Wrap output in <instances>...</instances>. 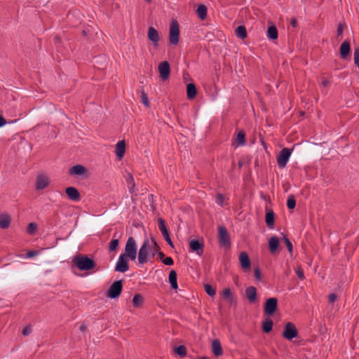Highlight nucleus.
Masks as SVG:
<instances>
[{"instance_id": "dca6fc26", "label": "nucleus", "mask_w": 359, "mask_h": 359, "mask_svg": "<svg viewBox=\"0 0 359 359\" xmlns=\"http://www.w3.org/2000/svg\"><path fill=\"white\" fill-rule=\"evenodd\" d=\"M245 296L248 301L253 304L257 301V289L254 286H249L245 289Z\"/></svg>"}, {"instance_id": "f257e3e1", "label": "nucleus", "mask_w": 359, "mask_h": 359, "mask_svg": "<svg viewBox=\"0 0 359 359\" xmlns=\"http://www.w3.org/2000/svg\"><path fill=\"white\" fill-rule=\"evenodd\" d=\"M72 263L81 271H89L93 269L96 266L93 258L83 255H77L74 257Z\"/></svg>"}, {"instance_id": "a18cd8bd", "label": "nucleus", "mask_w": 359, "mask_h": 359, "mask_svg": "<svg viewBox=\"0 0 359 359\" xmlns=\"http://www.w3.org/2000/svg\"><path fill=\"white\" fill-rule=\"evenodd\" d=\"M162 262L164 264L168 265V266H172L174 264V261H173L172 258L170 257H165V258H164V259H163Z\"/></svg>"}, {"instance_id": "8fccbe9b", "label": "nucleus", "mask_w": 359, "mask_h": 359, "mask_svg": "<svg viewBox=\"0 0 359 359\" xmlns=\"http://www.w3.org/2000/svg\"><path fill=\"white\" fill-rule=\"evenodd\" d=\"M337 296L334 293H332L329 294L328 299L330 303H334L337 299Z\"/></svg>"}, {"instance_id": "052dcab7", "label": "nucleus", "mask_w": 359, "mask_h": 359, "mask_svg": "<svg viewBox=\"0 0 359 359\" xmlns=\"http://www.w3.org/2000/svg\"><path fill=\"white\" fill-rule=\"evenodd\" d=\"M82 34H83V36H86L87 35V32H86V30H83Z\"/></svg>"}, {"instance_id": "423d86ee", "label": "nucleus", "mask_w": 359, "mask_h": 359, "mask_svg": "<svg viewBox=\"0 0 359 359\" xmlns=\"http://www.w3.org/2000/svg\"><path fill=\"white\" fill-rule=\"evenodd\" d=\"M292 149L283 148L280 150L279 154L277 156V163L279 168H284L292 154Z\"/></svg>"}, {"instance_id": "6e6d98bb", "label": "nucleus", "mask_w": 359, "mask_h": 359, "mask_svg": "<svg viewBox=\"0 0 359 359\" xmlns=\"http://www.w3.org/2000/svg\"><path fill=\"white\" fill-rule=\"evenodd\" d=\"M329 83H330V81L325 78L323 79L322 83H321V84L323 87L327 86Z\"/></svg>"}, {"instance_id": "a878e982", "label": "nucleus", "mask_w": 359, "mask_h": 359, "mask_svg": "<svg viewBox=\"0 0 359 359\" xmlns=\"http://www.w3.org/2000/svg\"><path fill=\"white\" fill-rule=\"evenodd\" d=\"M169 283L172 289L176 290L177 285V275L175 270H171L168 276Z\"/></svg>"}, {"instance_id": "412c9836", "label": "nucleus", "mask_w": 359, "mask_h": 359, "mask_svg": "<svg viewBox=\"0 0 359 359\" xmlns=\"http://www.w3.org/2000/svg\"><path fill=\"white\" fill-rule=\"evenodd\" d=\"M351 51L350 42L344 41L340 46V55L342 59H346Z\"/></svg>"}, {"instance_id": "4468645a", "label": "nucleus", "mask_w": 359, "mask_h": 359, "mask_svg": "<svg viewBox=\"0 0 359 359\" xmlns=\"http://www.w3.org/2000/svg\"><path fill=\"white\" fill-rule=\"evenodd\" d=\"M50 181L46 175H38L36 179V189L43 190L49 186Z\"/></svg>"}, {"instance_id": "2eb2a0df", "label": "nucleus", "mask_w": 359, "mask_h": 359, "mask_svg": "<svg viewBox=\"0 0 359 359\" xmlns=\"http://www.w3.org/2000/svg\"><path fill=\"white\" fill-rule=\"evenodd\" d=\"M65 193L68 198L73 201H79L81 199V194L75 187H69L66 188Z\"/></svg>"}, {"instance_id": "6e6552de", "label": "nucleus", "mask_w": 359, "mask_h": 359, "mask_svg": "<svg viewBox=\"0 0 359 359\" xmlns=\"http://www.w3.org/2000/svg\"><path fill=\"white\" fill-rule=\"evenodd\" d=\"M283 336L287 340H292L298 336V330L292 323L288 322L285 324Z\"/></svg>"}, {"instance_id": "5fc2aeb1", "label": "nucleus", "mask_w": 359, "mask_h": 359, "mask_svg": "<svg viewBox=\"0 0 359 359\" xmlns=\"http://www.w3.org/2000/svg\"><path fill=\"white\" fill-rule=\"evenodd\" d=\"M6 123V120L1 115H0V128L5 126Z\"/></svg>"}, {"instance_id": "58836bf2", "label": "nucleus", "mask_w": 359, "mask_h": 359, "mask_svg": "<svg viewBox=\"0 0 359 359\" xmlns=\"http://www.w3.org/2000/svg\"><path fill=\"white\" fill-rule=\"evenodd\" d=\"M204 288H205V291L206 292V293L210 296V297H214L216 294V290L215 288H213L209 284H205L204 285Z\"/></svg>"}, {"instance_id": "ddd939ff", "label": "nucleus", "mask_w": 359, "mask_h": 359, "mask_svg": "<svg viewBox=\"0 0 359 359\" xmlns=\"http://www.w3.org/2000/svg\"><path fill=\"white\" fill-rule=\"evenodd\" d=\"M158 72L161 79L163 81H166L169 78L170 74L169 62L168 61L161 62L158 65Z\"/></svg>"}, {"instance_id": "0eeeda50", "label": "nucleus", "mask_w": 359, "mask_h": 359, "mask_svg": "<svg viewBox=\"0 0 359 359\" xmlns=\"http://www.w3.org/2000/svg\"><path fill=\"white\" fill-rule=\"evenodd\" d=\"M278 299L276 297H270L265 302L264 306V312L265 315L269 316H273L277 310Z\"/></svg>"}, {"instance_id": "7ed1b4c3", "label": "nucleus", "mask_w": 359, "mask_h": 359, "mask_svg": "<svg viewBox=\"0 0 359 359\" xmlns=\"http://www.w3.org/2000/svg\"><path fill=\"white\" fill-rule=\"evenodd\" d=\"M218 241L221 247L229 248L231 247V238L224 226H218Z\"/></svg>"}, {"instance_id": "bf43d9fd", "label": "nucleus", "mask_w": 359, "mask_h": 359, "mask_svg": "<svg viewBox=\"0 0 359 359\" xmlns=\"http://www.w3.org/2000/svg\"><path fill=\"white\" fill-rule=\"evenodd\" d=\"M238 165L239 167V168H241L243 165V163L242 161H239L238 163Z\"/></svg>"}, {"instance_id": "603ef678", "label": "nucleus", "mask_w": 359, "mask_h": 359, "mask_svg": "<svg viewBox=\"0 0 359 359\" xmlns=\"http://www.w3.org/2000/svg\"><path fill=\"white\" fill-rule=\"evenodd\" d=\"M343 29H344L343 25L341 23H339L338 25V27H337V31L338 36L342 34Z\"/></svg>"}, {"instance_id": "e433bc0d", "label": "nucleus", "mask_w": 359, "mask_h": 359, "mask_svg": "<svg viewBox=\"0 0 359 359\" xmlns=\"http://www.w3.org/2000/svg\"><path fill=\"white\" fill-rule=\"evenodd\" d=\"M126 181L128 183V190L130 193L133 194L134 192L135 181L131 174L128 175V177L126 179Z\"/></svg>"}, {"instance_id": "864d4df0", "label": "nucleus", "mask_w": 359, "mask_h": 359, "mask_svg": "<svg viewBox=\"0 0 359 359\" xmlns=\"http://www.w3.org/2000/svg\"><path fill=\"white\" fill-rule=\"evenodd\" d=\"M157 255H158V257L159 259H161L162 262H163V259H164L165 258V255L163 252L161 251H159L158 249H157Z\"/></svg>"}, {"instance_id": "6ab92c4d", "label": "nucleus", "mask_w": 359, "mask_h": 359, "mask_svg": "<svg viewBox=\"0 0 359 359\" xmlns=\"http://www.w3.org/2000/svg\"><path fill=\"white\" fill-rule=\"evenodd\" d=\"M86 171L87 170L83 165L77 164L70 168L69 174L70 175H83Z\"/></svg>"}, {"instance_id": "aec40b11", "label": "nucleus", "mask_w": 359, "mask_h": 359, "mask_svg": "<svg viewBox=\"0 0 359 359\" xmlns=\"http://www.w3.org/2000/svg\"><path fill=\"white\" fill-rule=\"evenodd\" d=\"M275 214L272 210L266 209L265 222L269 229L274 228Z\"/></svg>"}, {"instance_id": "4d7b16f0", "label": "nucleus", "mask_w": 359, "mask_h": 359, "mask_svg": "<svg viewBox=\"0 0 359 359\" xmlns=\"http://www.w3.org/2000/svg\"><path fill=\"white\" fill-rule=\"evenodd\" d=\"M149 250L151 252H152V255H153V256H154V255H155L156 253H157V250H155L153 246H149Z\"/></svg>"}, {"instance_id": "2f4dec72", "label": "nucleus", "mask_w": 359, "mask_h": 359, "mask_svg": "<svg viewBox=\"0 0 359 359\" xmlns=\"http://www.w3.org/2000/svg\"><path fill=\"white\" fill-rule=\"evenodd\" d=\"M236 35L237 37L244 39L247 37V31L244 25H239L235 30Z\"/></svg>"}, {"instance_id": "de8ad7c7", "label": "nucleus", "mask_w": 359, "mask_h": 359, "mask_svg": "<svg viewBox=\"0 0 359 359\" xmlns=\"http://www.w3.org/2000/svg\"><path fill=\"white\" fill-rule=\"evenodd\" d=\"M254 274H255V277L256 278V279H257V280L261 279L262 273H261V271L259 268L255 269Z\"/></svg>"}, {"instance_id": "7c9ffc66", "label": "nucleus", "mask_w": 359, "mask_h": 359, "mask_svg": "<svg viewBox=\"0 0 359 359\" xmlns=\"http://www.w3.org/2000/svg\"><path fill=\"white\" fill-rule=\"evenodd\" d=\"M207 7L204 4H200L197 9H196V13L198 16V18L203 20L207 17Z\"/></svg>"}, {"instance_id": "72a5a7b5", "label": "nucleus", "mask_w": 359, "mask_h": 359, "mask_svg": "<svg viewBox=\"0 0 359 359\" xmlns=\"http://www.w3.org/2000/svg\"><path fill=\"white\" fill-rule=\"evenodd\" d=\"M267 36L269 39L273 40L278 38V30L275 26H271L268 28Z\"/></svg>"}, {"instance_id": "9b49d317", "label": "nucleus", "mask_w": 359, "mask_h": 359, "mask_svg": "<svg viewBox=\"0 0 359 359\" xmlns=\"http://www.w3.org/2000/svg\"><path fill=\"white\" fill-rule=\"evenodd\" d=\"M149 240L147 239L144 241L138 253V261L141 264H143L148 261L147 256L149 255Z\"/></svg>"}, {"instance_id": "c03bdc74", "label": "nucleus", "mask_w": 359, "mask_h": 359, "mask_svg": "<svg viewBox=\"0 0 359 359\" xmlns=\"http://www.w3.org/2000/svg\"><path fill=\"white\" fill-rule=\"evenodd\" d=\"M142 103L146 106V107H149V101L148 100V97L147 96V94L142 91Z\"/></svg>"}, {"instance_id": "37998d69", "label": "nucleus", "mask_w": 359, "mask_h": 359, "mask_svg": "<svg viewBox=\"0 0 359 359\" xmlns=\"http://www.w3.org/2000/svg\"><path fill=\"white\" fill-rule=\"evenodd\" d=\"M295 272H296V274H297V277L299 278V279H300V280L304 279V278H305L304 273L303 269L300 266H299L296 269Z\"/></svg>"}, {"instance_id": "393cba45", "label": "nucleus", "mask_w": 359, "mask_h": 359, "mask_svg": "<svg viewBox=\"0 0 359 359\" xmlns=\"http://www.w3.org/2000/svg\"><path fill=\"white\" fill-rule=\"evenodd\" d=\"M279 246V239L276 236H273L269 241V248L271 253H275Z\"/></svg>"}, {"instance_id": "c9c22d12", "label": "nucleus", "mask_w": 359, "mask_h": 359, "mask_svg": "<svg viewBox=\"0 0 359 359\" xmlns=\"http://www.w3.org/2000/svg\"><path fill=\"white\" fill-rule=\"evenodd\" d=\"M236 141L239 145L245 144V133L243 130H241L237 134Z\"/></svg>"}, {"instance_id": "5701e85b", "label": "nucleus", "mask_w": 359, "mask_h": 359, "mask_svg": "<svg viewBox=\"0 0 359 359\" xmlns=\"http://www.w3.org/2000/svg\"><path fill=\"white\" fill-rule=\"evenodd\" d=\"M212 351L215 356H220L223 354L222 347L219 339H215L212 341Z\"/></svg>"}, {"instance_id": "f704fd0d", "label": "nucleus", "mask_w": 359, "mask_h": 359, "mask_svg": "<svg viewBox=\"0 0 359 359\" xmlns=\"http://www.w3.org/2000/svg\"><path fill=\"white\" fill-rule=\"evenodd\" d=\"M143 297L140 294H136L133 299V304L134 307H140L143 304Z\"/></svg>"}, {"instance_id": "680f3d73", "label": "nucleus", "mask_w": 359, "mask_h": 359, "mask_svg": "<svg viewBox=\"0 0 359 359\" xmlns=\"http://www.w3.org/2000/svg\"><path fill=\"white\" fill-rule=\"evenodd\" d=\"M154 245H155V246H158V245H157V243H156V242H154Z\"/></svg>"}, {"instance_id": "a211bd4d", "label": "nucleus", "mask_w": 359, "mask_h": 359, "mask_svg": "<svg viewBox=\"0 0 359 359\" xmlns=\"http://www.w3.org/2000/svg\"><path fill=\"white\" fill-rule=\"evenodd\" d=\"M239 261L241 263V267L246 270L250 268V259L247 252H242L239 255Z\"/></svg>"}, {"instance_id": "39448f33", "label": "nucleus", "mask_w": 359, "mask_h": 359, "mask_svg": "<svg viewBox=\"0 0 359 359\" xmlns=\"http://www.w3.org/2000/svg\"><path fill=\"white\" fill-rule=\"evenodd\" d=\"M123 280H118L114 282L107 291V296L110 299L118 298L123 290Z\"/></svg>"}, {"instance_id": "a19ab883", "label": "nucleus", "mask_w": 359, "mask_h": 359, "mask_svg": "<svg viewBox=\"0 0 359 359\" xmlns=\"http://www.w3.org/2000/svg\"><path fill=\"white\" fill-rule=\"evenodd\" d=\"M215 201L219 205L223 207L224 202V196L221 193L217 194L216 196Z\"/></svg>"}, {"instance_id": "13d9d810", "label": "nucleus", "mask_w": 359, "mask_h": 359, "mask_svg": "<svg viewBox=\"0 0 359 359\" xmlns=\"http://www.w3.org/2000/svg\"><path fill=\"white\" fill-rule=\"evenodd\" d=\"M87 329L86 326L85 325H81L79 327L80 331L84 332Z\"/></svg>"}, {"instance_id": "bb28decb", "label": "nucleus", "mask_w": 359, "mask_h": 359, "mask_svg": "<svg viewBox=\"0 0 359 359\" xmlns=\"http://www.w3.org/2000/svg\"><path fill=\"white\" fill-rule=\"evenodd\" d=\"M187 95L188 99H189V100H193L194 98L196 97V96L197 95V89H196V86L194 83H190L187 84Z\"/></svg>"}, {"instance_id": "c756f323", "label": "nucleus", "mask_w": 359, "mask_h": 359, "mask_svg": "<svg viewBox=\"0 0 359 359\" xmlns=\"http://www.w3.org/2000/svg\"><path fill=\"white\" fill-rule=\"evenodd\" d=\"M11 224V217L7 214L0 215V227L1 229H7Z\"/></svg>"}, {"instance_id": "ea45409f", "label": "nucleus", "mask_w": 359, "mask_h": 359, "mask_svg": "<svg viewBox=\"0 0 359 359\" xmlns=\"http://www.w3.org/2000/svg\"><path fill=\"white\" fill-rule=\"evenodd\" d=\"M37 229V225L36 223L31 222L28 224L27 231L28 233L33 235L35 233Z\"/></svg>"}, {"instance_id": "4c0bfd02", "label": "nucleus", "mask_w": 359, "mask_h": 359, "mask_svg": "<svg viewBox=\"0 0 359 359\" xmlns=\"http://www.w3.org/2000/svg\"><path fill=\"white\" fill-rule=\"evenodd\" d=\"M287 206L288 209L293 210L296 206V200L293 195H290L287 201Z\"/></svg>"}, {"instance_id": "09e8293b", "label": "nucleus", "mask_w": 359, "mask_h": 359, "mask_svg": "<svg viewBox=\"0 0 359 359\" xmlns=\"http://www.w3.org/2000/svg\"><path fill=\"white\" fill-rule=\"evenodd\" d=\"M290 25L293 27V28H296L298 25V22H297V20L296 19V18L293 17L290 19Z\"/></svg>"}, {"instance_id": "c85d7f7f", "label": "nucleus", "mask_w": 359, "mask_h": 359, "mask_svg": "<svg viewBox=\"0 0 359 359\" xmlns=\"http://www.w3.org/2000/svg\"><path fill=\"white\" fill-rule=\"evenodd\" d=\"M222 297L224 299L227 300L229 304H236V299L234 298L230 288H225L222 292Z\"/></svg>"}, {"instance_id": "b1692460", "label": "nucleus", "mask_w": 359, "mask_h": 359, "mask_svg": "<svg viewBox=\"0 0 359 359\" xmlns=\"http://www.w3.org/2000/svg\"><path fill=\"white\" fill-rule=\"evenodd\" d=\"M126 151V144L124 140L118 142L116 144V154L119 160L122 159Z\"/></svg>"}, {"instance_id": "1a4fd4ad", "label": "nucleus", "mask_w": 359, "mask_h": 359, "mask_svg": "<svg viewBox=\"0 0 359 359\" xmlns=\"http://www.w3.org/2000/svg\"><path fill=\"white\" fill-rule=\"evenodd\" d=\"M158 229H159L160 231L161 232V233H162L164 239L167 242V243L171 248H174V244L170 237L169 231L167 229L165 220L162 218H158Z\"/></svg>"}, {"instance_id": "f03ea898", "label": "nucleus", "mask_w": 359, "mask_h": 359, "mask_svg": "<svg viewBox=\"0 0 359 359\" xmlns=\"http://www.w3.org/2000/svg\"><path fill=\"white\" fill-rule=\"evenodd\" d=\"M122 255L128 257L132 261L135 260L137 257V245L133 237L130 236L128 238L124 252Z\"/></svg>"}, {"instance_id": "9d476101", "label": "nucleus", "mask_w": 359, "mask_h": 359, "mask_svg": "<svg viewBox=\"0 0 359 359\" xmlns=\"http://www.w3.org/2000/svg\"><path fill=\"white\" fill-rule=\"evenodd\" d=\"M128 257L120 255L116 262L114 270L118 272L124 273L129 269Z\"/></svg>"}, {"instance_id": "20e7f679", "label": "nucleus", "mask_w": 359, "mask_h": 359, "mask_svg": "<svg viewBox=\"0 0 359 359\" xmlns=\"http://www.w3.org/2000/svg\"><path fill=\"white\" fill-rule=\"evenodd\" d=\"M180 39V26L177 20H172L169 29V41L172 45H177Z\"/></svg>"}, {"instance_id": "f3484780", "label": "nucleus", "mask_w": 359, "mask_h": 359, "mask_svg": "<svg viewBox=\"0 0 359 359\" xmlns=\"http://www.w3.org/2000/svg\"><path fill=\"white\" fill-rule=\"evenodd\" d=\"M148 38L154 43L155 46H158L160 36L158 31L153 27H150L148 29Z\"/></svg>"}, {"instance_id": "4be33fe9", "label": "nucleus", "mask_w": 359, "mask_h": 359, "mask_svg": "<svg viewBox=\"0 0 359 359\" xmlns=\"http://www.w3.org/2000/svg\"><path fill=\"white\" fill-rule=\"evenodd\" d=\"M122 233L119 232H114L113 234V238L109 243V251H115L119 244V239L121 237Z\"/></svg>"}, {"instance_id": "e2e57ef3", "label": "nucleus", "mask_w": 359, "mask_h": 359, "mask_svg": "<svg viewBox=\"0 0 359 359\" xmlns=\"http://www.w3.org/2000/svg\"><path fill=\"white\" fill-rule=\"evenodd\" d=\"M147 2H149L151 1V0H145Z\"/></svg>"}, {"instance_id": "f8f14e48", "label": "nucleus", "mask_w": 359, "mask_h": 359, "mask_svg": "<svg viewBox=\"0 0 359 359\" xmlns=\"http://www.w3.org/2000/svg\"><path fill=\"white\" fill-rule=\"evenodd\" d=\"M190 251L201 256L203 253L204 243L203 240L193 239L189 241Z\"/></svg>"}, {"instance_id": "49530a36", "label": "nucleus", "mask_w": 359, "mask_h": 359, "mask_svg": "<svg viewBox=\"0 0 359 359\" xmlns=\"http://www.w3.org/2000/svg\"><path fill=\"white\" fill-rule=\"evenodd\" d=\"M32 332V327L30 325H27L26 327H25L22 331V335L24 336H28L31 334Z\"/></svg>"}, {"instance_id": "3c124183", "label": "nucleus", "mask_w": 359, "mask_h": 359, "mask_svg": "<svg viewBox=\"0 0 359 359\" xmlns=\"http://www.w3.org/2000/svg\"><path fill=\"white\" fill-rule=\"evenodd\" d=\"M38 255V252L37 251H35V250H31V251H29L27 255H26V257L27 258H32L36 255Z\"/></svg>"}, {"instance_id": "473e14b6", "label": "nucleus", "mask_w": 359, "mask_h": 359, "mask_svg": "<svg viewBox=\"0 0 359 359\" xmlns=\"http://www.w3.org/2000/svg\"><path fill=\"white\" fill-rule=\"evenodd\" d=\"M174 351L180 358L185 357L187 353V349L184 345H180V346L175 347Z\"/></svg>"}, {"instance_id": "79ce46f5", "label": "nucleus", "mask_w": 359, "mask_h": 359, "mask_svg": "<svg viewBox=\"0 0 359 359\" xmlns=\"http://www.w3.org/2000/svg\"><path fill=\"white\" fill-rule=\"evenodd\" d=\"M284 242L286 245V247L288 250V251L292 253V249H293V246H292V244L291 243V241L289 240V238L286 236H284Z\"/></svg>"}, {"instance_id": "cd10ccee", "label": "nucleus", "mask_w": 359, "mask_h": 359, "mask_svg": "<svg viewBox=\"0 0 359 359\" xmlns=\"http://www.w3.org/2000/svg\"><path fill=\"white\" fill-rule=\"evenodd\" d=\"M273 320L270 318H266L262 321V332L264 333H269L273 329Z\"/></svg>"}]
</instances>
